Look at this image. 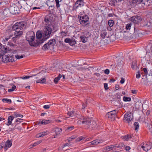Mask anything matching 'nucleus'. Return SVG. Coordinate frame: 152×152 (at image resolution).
Returning a JSON list of instances; mask_svg holds the SVG:
<instances>
[{"label": "nucleus", "mask_w": 152, "mask_h": 152, "mask_svg": "<svg viewBox=\"0 0 152 152\" xmlns=\"http://www.w3.org/2000/svg\"><path fill=\"white\" fill-rule=\"evenodd\" d=\"M42 142V140H39V141H38L35 143H34L33 145H32V147H34V146H36L37 145H38L41 142Z\"/></svg>", "instance_id": "obj_46"}, {"label": "nucleus", "mask_w": 152, "mask_h": 152, "mask_svg": "<svg viewBox=\"0 0 152 152\" xmlns=\"http://www.w3.org/2000/svg\"><path fill=\"white\" fill-rule=\"evenodd\" d=\"M115 147H116V146L115 145H112L110 146H107L106 147V150L107 151H109L110 150L113 149V148Z\"/></svg>", "instance_id": "obj_30"}, {"label": "nucleus", "mask_w": 152, "mask_h": 152, "mask_svg": "<svg viewBox=\"0 0 152 152\" xmlns=\"http://www.w3.org/2000/svg\"><path fill=\"white\" fill-rule=\"evenodd\" d=\"M12 52H13L12 51ZM13 52L11 53L12 54ZM7 55H4L2 57V61L4 63L7 62H13L15 61L14 57L12 54H9V53Z\"/></svg>", "instance_id": "obj_6"}, {"label": "nucleus", "mask_w": 152, "mask_h": 152, "mask_svg": "<svg viewBox=\"0 0 152 152\" xmlns=\"http://www.w3.org/2000/svg\"><path fill=\"white\" fill-rule=\"evenodd\" d=\"M22 120L23 119H22L20 118H18L16 120L15 122L17 123L19 122L20 123L22 122Z\"/></svg>", "instance_id": "obj_52"}, {"label": "nucleus", "mask_w": 152, "mask_h": 152, "mask_svg": "<svg viewBox=\"0 0 152 152\" xmlns=\"http://www.w3.org/2000/svg\"><path fill=\"white\" fill-rule=\"evenodd\" d=\"M149 131L152 133V125H151L150 126H149Z\"/></svg>", "instance_id": "obj_64"}, {"label": "nucleus", "mask_w": 152, "mask_h": 152, "mask_svg": "<svg viewBox=\"0 0 152 152\" xmlns=\"http://www.w3.org/2000/svg\"><path fill=\"white\" fill-rule=\"evenodd\" d=\"M14 4L13 5H12L9 7L11 13L14 15L18 14L19 9L15 4Z\"/></svg>", "instance_id": "obj_10"}, {"label": "nucleus", "mask_w": 152, "mask_h": 152, "mask_svg": "<svg viewBox=\"0 0 152 152\" xmlns=\"http://www.w3.org/2000/svg\"><path fill=\"white\" fill-rule=\"evenodd\" d=\"M128 4L132 7H135L137 4H141V6L143 7L145 5H149L148 4V1H129Z\"/></svg>", "instance_id": "obj_4"}, {"label": "nucleus", "mask_w": 152, "mask_h": 152, "mask_svg": "<svg viewBox=\"0 0 152 152\" xmlns=\"http://www.w3.org/2000/svg\"><path fill=\"white\" fill-rule=\"evenodd\" d=\"M141 20V18L140 16H133L131 18V20L134 23L136 24L138 23Z\"/></svg>", "instance_id": "obj_13"}, {"label": "nucleus", "mask_w": 152, "mask_h": 152, "mask_svg": "<svg viewBox=\"0 0 152 152\" xmlns=\"http://www.w3.org/2000/svg\"><path fill=\"white\" fill-rule=\"evenodd\" d=\"M71 145V143H69V142L67 143H65L64 145V147H64L66 146H70Z\"/></svg>", "instance_id": "obj_60"}, {"label": "nucleus", "mask_w": 152, "mask_h": 152, "mask_svg": "<svg viewBox=\"0 0 152 152\" xmlns=\"http://www.w3.org/2000/svg\"><path fill=\"white\" fill-rule=\"evenodd\" d=\"M21 4H20L21 7H26L27 5V2L26 1H22L21 3Z\"/></svg>", "instance_id": "obj_39"}, {"label": "nucleus", "mask_w": 152, "mask_h": 152, "mask_svg": "<svg viewBox=\"0 0 152 152\" xmlns=\"http://www.w3.org/2000/svg\"><path fill=\"white\" fill-rule=\"evenodd\" d=\"M17 124H16L15 126L14 127L13 129V130H15V129H18L19 130H20V129H21L20 127V126L19 127H17Z\"/></svg>", "instance_id": "obj_54"}, {"label": "nucleus", "mask_w": 152, "mask_h": 152, "mask_svg": "<svg viewBox=\"0 0 152 152\" xmlns=\"http://www.w3.org/2000/svg\"><path fill=\"white\" fill-rule=\"evenodd\" d=\"M23 56H25V55H21V56L19 55H16L15 56V57L17 59H20V58H22L23 57Z\"/></svg>", "instance_id": "obj_49"}, {"label": "nucleus", "mask_w": 152, "mask_h": 152, "mask_svg": "<svg viewBox=\"0 0 152 152\" xmlns=\"http://www.w3.org/2000/svg\"><path fill=\"white\" fill-rule=\"evenodd\" d=\"M76 44V41L74 39H71L69 44V45L72 46H73Z\"/></svg>", "instance_id": "obj_38"}, {"label": "nucleus", "mask_w": 152, "mask_h": 152, "mask_svg": "<svg viewBox=\"0 0 152 152\" xmlns=\"http://www.w3.org/2000/svg\"><path fill=\"white\" fill-rule=\"evenodd\" d=\"M114 21L113 20H110L108 21V23L110 27L113 26V25Z\"/></svg>", "instance_id": "obj_44"}, {"label": "nucleus", "mask_w": 152, "mask_h": 152, "mask_svg": "<svg viewBox=\"0 0 152 152\" xmlns=\"http://www.w3.org/2000/svg\"><path fill=\"white\" fill-rule=\"evenodd\" d=\"M3 148H4V143H2L0 144V151Z\"/></svg>", "instance_id": "obj_63"}, {"label": "nucleus", "mask_w": 152, "mask_h": 152, "mask_svg": "<svg viewBox=\"0 0 152 152\" xmlns=\"http://www.w3.org/2000/svg\"><path fill=\"white\" fill-rule=\"evenodd\" d=\"M132 26L131 23H130L127 24L126 26V29L128 30H130Z\"/></svg>", "instance_id": "obj_45"}, {"label": "nucleus", "mask_w": 152, "mask_h": 152, "mask_svg": "<svg viewBox=\"0 0 152 152\" xmlns=\"http://www.w3.org/2000/svg\"><path fill=\"white\" fill-rule=\"evenodd\" d=\"M121 98L119 96L115 100L113 101V104L115 106L119 107L120 105Z\"/></svg>", "instance_id": "obj_17"}, {"label": "nucleus", "mask_w": 152, "mask_h": 152, "mask_svg": "<svg viewBox=\"0 0 152 152\" xmlns=\"http://www.w3.org/2000/svg\"><path fill=\"white\" fill-rule=\"evenodd\" d=\"M36 34V38L37 39V42L35 43V45H31V46H39L43 43L44 41L46 40H44V39H45V35L44 34V32L43 33V34L45 35V36L42 39H40L42 37V34L40 31H37Z\"/></svg>", "instance_id": "obj_5"}, {"label": "nucleus", "mask_w": 152, "mask_h": 152, "mask_svg": "<svg viewBox=\"0 0 152 152\" xmlns=\"http://www.w3.org/2000/svg\"><path fill=\"white\" fill-rule=\"evenodd\" d=\"M48 45L50 47L53 48V46L55 45L56 43V40L54 39H51L47 43Z\"/></svg>", "instance_id": "obj_20"}, {"label": "nucleus", "mask_w": 152, "mask_h": 152, "mask_svg": "<svg viewBox=\"0 0 152 152\" xmlns=\"http://www.w3.org/2000/svg\"><path fill=\"white\" fill-rule=\"evenodd\" d=\"M7 4H8V1L0 2V6L2 7H6Z\"/></svg>", "instance_id": "obj_37"}, {"label": "nucleus", "mask_w": 152, "mask_h": 152, "mask_svg": "<svg viewBox=\"0 0 152 152\" xmlns=\"http://www.w3.org/2000/svg\"><path fill=\"white\" fill-rule=\"evenodd\" d=\"M140 72L138 71L137 73L136 77L137 78H139L140 77Z\"/></svg>", "instance_id": "obj_55"}, {"label": "nucleus", "mask_w": 152, "mask_h": 152, "mask_svg": "<svg viewBox=\"0 0 152 152\" xmlns=\"http://www.w3.org/2000/svg\"><path fill=\"white\" fill-rule=\"evenodd\" d=\"M48 44L47 43L45 44L42 47V49L44 50H46L47 49H49L50 47L48 45Z\"/></svg>", "instance_id": "obj_41"}, {"label": "nucleus", "mask_w": 152, "mask_h": 152, "mask_svg": "<svg viewBox=\"0 0 152 152\" xmlns=\"http://www.w3.org/2000/svg\"><path fill=\"white\" fill-rule=\"evenodd\" d=\"M54 15L50 13L46 15L44 19L46 26L44 29V34L45 38L44 40H46L50 36L53 31L55 32L56 31V26L55 25H51V23L54 21Z\"/></svg>", "instance_id": "obj_1"}, {"label": "nucleus", "mask_w": 152, "mask_h": 152, "mask_svg": "<svg viewBox=\"0 0 152 152\" xmlns=\"http://www.w3.org/2000/svg\"><path fill=\"white\" fill-rule=\"evenodd\" d=\"M148 53H152V40L150 41L146 48Z\"/></svg>", "instance_id": "obj_18"}, {"label": "nucleus", "mask_w": 152, "mask_h": 152, "mask_svg": "<svg viewBox=\"0 0 152 152\" xmlns=\"http://www.w3.org/2000/svg\"><path fill=\"white\" fill-rule=\"evenodd\" d=\"M142 105V103L140 102L137 101L136 102L135 107L136 108L139 109Z\"/></svg>", "instance_id": "obj_32"}, {"label": "nucleus", "mask_w": 152, "mask_h": 152, "mask_svg": "<svg viewBox=\"0 0 152 152\" xmlns=\"http://www.w3.org/2000/svg\"><path fill=\"white\" fill-rule=\"evenodd\" d=\"M83 139V137L81 136L77 139L76 141L77 142H78Z\"/></svg>", "instance_id": "obj_51"}, {"label": "nucleus", "mask_w": 152, "mask_h": 152, "mask_svg": "<svg viewBox=\"0 0 152 152\" xmlns=\"http://www.w3.org/2000/svg\"><path fill=\"white\" fill-rule=\"evenodd\" d=\"M123 100L125 102H129L131 101V99L130 97H127L124 96L123 98Z\"/></svg>", "instance_id": "obj_42"}, {"label": "nucleus", "mask_w": 152, "mask_h": 152, "mask_svg": "<svg viewBox=\"0 0 152 152\" xmlns=\"http://www.w3.org/2000/svg\"><path fill=\"white\" fill-rule=\"evenodd\" d=\"M62 131V129L58 128H56L54 129V131L55 132L56 135L60 134Z\"/></svg>", "instance_id": "obj_24"}, {"label": "nucleus", "mask_w": 152, "mask_h": 152, "mask_svg": "<svg viewBox=\"0 0 152 152\" xmlns=\"http://www.w3.org/2000/svg\"><path fill=\"white\" fill-rule=\"evenodd\" d=\"M117 113L116 110H114L107 113L105 117L110 119L113 118H114L116 116Z\"/></svg>", "instance_id": "obj_12"}, {"label": "nucleus", "mask_w": 152, "mask_h": 152, "mask_svg": "<svg viewBox=\"0 0 152 152\" xmlns=\"http://www.w3.org/2000/svg\"><path fill=\"white\" fill-rule=\"evenodd\" d=\"M0 49L1 50V52L0 53V58L7 53H11L12 52V50L9 49V48H7V46H4L1 43H0Z\"/></svg>", "instance_id": "obj_7"}, {"label": "nucleus", "mask_w": 152, "mask_h": 152, "mask_svg": "<svg viewBox=\"0 0 152 152\" xmlns=\"http://www.w3.org/2000/svg\"><path fill=\"white\" fill-rule=\"evenodd\" d=\"M96 124L95 121H92L91 123L89 125V127H88L87 129H88L90 130L94 129L96 127Z\"/></svg>", "instance_id": "obj_15"}, {"label": "nucleus", "mask_w": 152, "mask_h": 152, "mask_svg": "<svg viewBox=\"0 0 152 152\" xmlns=\"http://www.w3.org/2000/svg\"><path fill=\"white\" fill-rule=\"evenodd\" d=\"M104 73L107 75L110 72V70L109 69H106L104 71Z\"/></svg>", "instance_id": "obj_59"}, {"label": "nucleus", "mask_w": 152, "mask_h": 152, "mask_svg": "<svg viewBox=\"0 0 152 152\" xmlns=\"http://www.w3.org/2000/svg\"><path fill=\"white\" fill-rule=\"evenodd\" d=\"M62 75L61 74H59L58 75V76L56 77L54 80V82L55 84H57L58 82V81L59 80L60 78L61 77Z\"/></svg>", "instance_id": "obj_29"}, {"label": "nucleus", "mask_w": 152, "mask_h": 152, "mask_svg": "<svg viewBox=\"0 0 152 152\" xmlns=\"http://www.w3.org/2000/svg\"><path fill=\"white\" fill-rule=\"evenodd\" d=\"M50 121L49 120H43L42 121H39L37 122V123L38 124H43L44 125H46L50 123Z\"/></svg>", "instance_id": "obj_22"}, {"label": "nucleus", "mask_w": 152, "mask_h": 152, "mask_svg": "<svg viewBox=\"0 0 152 152\" xmlns=\"http://www.w3.org/2000/svg\"><path fill=\"white\" fill-rule=\"evenodd\" d=\"M141 148L143 149V150L145 151H148L151 149L150 146L147 144H146L145 146H142Z\"/></svg>", "instance_id": "obj_26"}, {"label": "nucleus", "mask_w": 152, "mask_h": 152, "mask_svg": "<svg viewBox=\"0 0 152 152\" xmlns=\"http://www.w3.org/2000/svg\"><path fill=\"white\" fill-rule=\"evenodd\" d=\"M70 39H69V38H66V39H65L64 40V42H66V43H69V42H70Z\"/></svg>", "instance_id": "obj_56"}, {"label": "nucleus", "mask_w": 152, "mask_h": 152, "mask_svg": "<svg viewBox=\"0 0 152 152\" xmlns=\"http://www.w3.org/2000/svg\"><path fill=\"white\" fill-rule=\"evenodd\" d=\"M50 106L49 105H46L43 106V108L45 109H48L50 108Z\"/></svg>", "instance_id": "obj_61"}, {"label": "nucleus", "mask_w": 152, "mask_h": 152, "mask_svg": "<svg viewBox=\"0 0 152 152\" xmlns=\"http://www.w3.org/2000/svg\"><path fill=\"white\" fill-rule=\"evenodd\" d=\"M92 121L91 118L87 117L83 118V120L82 121V122L84 124L85 128L87 129L88 127H89V125Z\"/></svg>", "instance_id": "obj_11"}, {"label": "nucleus", "mask_w": 152, "mask_h": 152, "mask_svg": "<svg viewBox=\"0 0 152 152\" xmlns=\"http://www.w3.org/2000/svg\"><path fill=\"white\" fill-rule=\"evenodd\" d=\"M12 140H8L6 142L5 145L4 144V148L5 151L7 150L8 148H10L12 145Z\"/></svg>", "instance_id": "obj_16"}, {"label": "nucleus", "mask_w": 152, "mask_h": 152, "mask_svg": "<svg viewBox=\"0 0 152 152\" xmlns=\"http://www.w3.org/2000/svg\"><path fill=\"white\" fill-rule=\"evenodd\" d=\"M133 117L132 114L131 112H127L125 115L124 120L126 122L128 123L129 124V122L133 120Z\"/></svg>", "instance_id": "obj_9"}, {"label": "nucleus", "mask_w": 152, "mask_h": 152, "mask_svg": "<svg viewBox=\"0 0 152 152\" xmlns=\"http://www.w3.org/2000/svg\"><path fill=\"white\" fill-rule=\"evenodd\" d=\"M80 23L83 26H88L89 24V18L87 15H84L82 16L78 15Z\"/></svg>", "instance_id": "obj_3"}, {"label": "nucleus", "mask_w": 152, "mask_h": 152, "mask_svg": "<svg viewBox=\"0 0 152 152\" xmlns=\"http://www.w3.org/2000/svg\"><path fill=\"white\" fill-rule=\"evenodd\" d=\"M35 38V34L34 32L33 31H30L28 32L26 35V40L29 42V44L31 46L32 45V43H31V42H33Z\"/></svg>", "instance_id": "obj_8"}, {"label": "nucleus", "mask_w": 152, "mask_h": 152, "mask_svg": "<svg viewBox=\"0 0 152 152\" xmlns=\"http://www.w3.org/2000/svg\"><path fill=\"white\" fill-rule=\"evenodd\" d=\"M80 38L83 42H86L87 41V38L85 36H81L80 37Z\"/></svg>", "instance_id": "obj_34"}, {"label": "nucleus", "mask_w": 152, "mask_h": 152, "mask_svg": "<svg viewBox=\"0 0 152 152\" xmlns=\"http://www.w3.org/2000/svg\"><path fill=\"white\" fill-rule=\"evenodd\" d=\"M46 82V80L45 78L39 79L36 81L37 83H45Z\"/></svg>", "instance_id": "obj_31"}, {"label": "nucleus", "mask_w": 152, "mask_h": 152, "mask_svg": "<svg viewBox=\"0 0 152 152\" xmlns=\"http://www.w3.org/2000/svg\"><path fill=\"white\" fill-rule=\"evenodd\" d=\"M2 101L4 102H9L10 103H11L12 102L11 100L8 99H3L2 100Z\"/></svg>", "instance_id": "obj_43"}, {"label": "nucleus", "mask_w": 152, "mask_h": 152, "mask_svg": "<svg viewBox=\"0 0 152 152\" xmlns=\"http://www.w3.org/2000/svg\"><path fill=\"white\" fill-rule=\"evenodd\" d=\"M83 1H77L75 4V5L76 7H77L80 6V7L83 6L84 3L83 2Z\"/></svg>", "instance_id": "obj_21"}, {"label": "nucleus", "mask_w": 152, "mask_h": 152, "mask_svg": "<svg viewBox=\"0 0 152 152\" xmlns=\"http://www.w3.org/2000/svg\"><path fill=\"white\" fill-rule=\"evenodd\" d=\"M76 138V137H75L74 136H72L71 137H69L67 139V140L68 142H70V141H72V140L75 139Z\"/></svg>", "instance_id": "obj_48"}, {"label": "nucleus", "mask_w": 152, "mask_h": 152, "mask_svg": "<svg viewBox=\"0 0 152 152\" xmlns=\"http://www.w3.org/2000/svg\"><path fill=\"white\" fill-rule=\"evenodd\" d=\"M117 2V1H110L109 4L112 6H115Z\"/></svg>", "instance_id": "obj_36"}, {"label": "nucleus", "mask_w": 152, "mask_h": 152, "mask_svg": "<svg viewBox=\"0 0 152 152\" xmlns=\"http://www.w3.org/2000/svg\"><path fill=\"white\" fill-rule=\"evenodd\" d=\"M47 131H45L38 134L37 135V137L39 138L46 135L47 134Z\"/></svg>", "instance_id": "obj_27"}, {"label": "nucleus", "mask_w": 152, "mask_h": 152, "mask_svg": "<svg viewBox=\"0 0 152 152\" xmlns=\"http://www.w3.org/2000/svg\"><path fill=\"white\" fill-rule=\"evenodd\" d=\"M40 73H38L37 74L33 75L32 76H25L24 77H20V78H21L22 79H27L29 78H30L31 77H32L33 76H36V75L39 74Z\"/></svg>", "instance_id": "obj_35"}, {"label": "nucleus", "mask_w": 152, "mask_h": 152, "mask_svg": "<svg viewBox=\"0 0 152 152\" xmlns=\"http://www.w3.org/2000/svg\"><path fill=\"white\" fill-rule=\"evenodd\" d=\"M143 71L145 73V75H147L148 74V72L147 71V69L146 68H144L143 69Z\"/></svg>", "instance_id": "obj_50"}, {"label": "nucleus", "mask_w": 152, "mask_h": 152, "mask_svg": "<svg viewBox=\"0 0 152 152\" xmlns=\"http://www.w3.org/2000/svg\"><path fill=\"white\" fill-rule=\"evenodd\" d=\"M56 2V7L57 8H58L60 7L59 2L61 1H55Z\"/></svg>", "instance_id": "obj_53"}, {"label": "nucleus", "mask_w": 152, "mask_h": 152, "mask_svg": "<svg viewBox=\"0 0 152 152\" xmlns=\"http://www.w3.org/2000/svg\"><path fill=\"white\" fill-rule=\"evenodd\" d=\"M74 128V126H70V127H68L67 128L66 130H69L71 131Z\"/></svg>", "instance_id": "obj_57"}, {"label": "nucleus", "mask_w": 152, "mask_h": 152, "mask_svg": "<svg viewBox=\"0 0 152 152\" xmlns=\"http://www.w3.org/2000/svg\"><path fill=\"white\" fill-rule=\"evenodd\" d=\"M134 129L135 130H137L138 129L139 127V125L137 122H135L134 124Z\"/></svg>", "instance_id": "obj_40"}, {"label": "nucleus", "mask_w": 152, "mask_h": 152, "mask_svg": "<svg viewBox=\"0 0 152 152\" xmlns=\"http://www.w3.org/2000/svg\"><path fill=\"white\" fill-rule=\"evenodd\" d=\"M10 13L11 12L9 8H5L3 11V15L6 17H8Z\"/></svg>", "instance_id": "obj_19"}, {"label": "nucleus", "mask_w": 152, "mask_h": 152, "mask_svg": "<svg viewBox=\"0 0 152 152\" xmlns=\"http://www.w3.org/2000/svg\"><path fill=\"white\" fill-rule=\"evenodd\" d=\"M25 24L23 22H17L13 25L12 29L15 31L14 33L15 37L12 38L13 41L15 42L17 39H19L23 33L22 29L24 28Z\"/></svg>", "instance_id": "obj_2"}, {"label": "nucleus", "mask_w": 152, "mask_h": 152, "mask_svg": "<svg viewBox=\"0 0 152 152\" xmlns=\"http://www.w3.org/2000/svg\"><path fill=\"white\" fill-rule=\"evenodd\" d=\"M102 142V140H100L99 139H96L88 143L87 146H91L92 145H96Z\"/></svg>", "instance_id": "obj_14"}, {"label": "nucleus", "mask_w": 152, "mask_h": 152, "mask_svg": "<svg viewBox=\"0 0 152 152\" xmlns=\"http://www.w3.org/2000/svg\"><path fill=\"white\" fill-rule=\"evenodd\" d=\"M125 81V80L124 78L123 77L121 78V80L120 81V83L122 84L124 83Z\"/></svg>", "instance_id": "obj_62"}, {"label": "nucleus", "mask_w": 152, "mask_h": 152, "mask_svg": "<svg viewBox=\"0 0 152 152\" xmlns=\"http://www.w3.org/2000/svg\"><path fill=\"white\" fill-rule=\"evenodd\" d=\"M108 85L107 83H105L104 84V87L105 89V90H107L108 89Z\"/></svg>", "instance_id": "obj_58"}, {"label": "nucleus", "mask_w": 152, "mask_h": 152, "mask_svg": "<svg viewBox=\"0 0 152 152\" xmlns=\"http://www.w3.org/2000/svg\"><path fill=\"white\" fill-rule=\"evenodd\" d=\"M16 88V86L15 85H13L11 89H9L8 90V91L9 92H11L12 91H14Z\"/></svg>", "instance_id": "obj_47"}, {"label": "nucleus", "mask_w": 152, "mask_h": 152, "mask_svg": "<svg viewBox=\"0 0 152 152\" xmlns=\"http://www.w3.org/2000/svg\"><path fill=\"white\" fill-rule=\"evenodd\" d=\"M14 118V117L13 116L11 115L9 116L8 118V122L7 123V126H9L10 125H11L12 123V121L13 120Z\"/></svg>", "instance_id": "obj_23"}, {"label": "nucleus", "mask_w": 152, "mask_h": 152, "mask_svg": "<svg viewBox=\"0 0 152 152\" xmlns=\"http://www.w3.org/2000/svg\"><path fill=\"white\" fill-rule=\"evenodd\" d=\"M107 32L106 30H103L101 32V36L102 39H104L106 36Z\"/></svg>", "instance_id": "obj_25"}, {"label": "nucleus", "mask_w": 152, "mask_h": 152, "mask_svg": "<svg viewBox=\"0 0 152 152\" xmlns=\"http://www.w3.org/2000/svg\"><path fill=\"white\" fill-rule=\"evenodd\" d=\"M132 135L131 134H128L126 135H125L123 137V139L124 140H128L132 138Z\"/></svg>", "instance_id": "obj_33"}, {"label": "nucleus", "mask_w": 152, "mask_h": 152, "mask_svg": "<svg viewBox=\"0 0 152 152\" xmlns=\"http://www.w3.org/2000/svg\"><path fill=\"white\" fill-rule=\"evenodd\" d=\"M137 61L136 60H134L132 62L131 65V67L133 69H136L137 68Z\"/></svg>", "instance_id": "obj_28"}]
</instances>
